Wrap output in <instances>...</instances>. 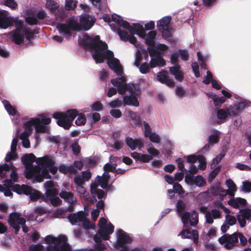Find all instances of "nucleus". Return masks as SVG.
Masks as SVG:
<instances>
[{
  "instance_id": "nucleus-14",
  "label": "nucleus",
  "mask_w": 251,
  "mask_h": 251,
  "mask_svg": "<svg viewBox=\"0 0 251 251\" xmlns=\"http://www.w3.org/2000/svg\"><path fill=\"white\" fill-rule=\"evenodd\" d=\"M13 191L18 194H25L29 195L31 201H36L41 197V193L35 189H32L26 185H20L17 184L13 187Z\"/></svg>"
},
{
  "instance_id": "nucleus-24",
  "label": "nucleus",
  "mask_w": 251,
  "mask_h": 251,
  "mask_svg": "<svg viewBox=\"0 0 251 251\" xmlns=\"http://www.w3.org/2000/svg\"><path fill=\"white\" fill-rule=\"evenodd\" d=\"M126 143L131 150H135L137 148H140L143 146L144 140L141 138L133 139L127 137L126 139Z\"/></svg>"
},
{
  "instance_id": "nucleus-42",
  "label": "nucleus",
  "mask_w": 251,
  "mask_h": 251,
  "mask_svg": "<svg viewBox=\"0 0 251 251\" xmlns=\"http://www.w3.org/2000/svg\"><path fill=\"white\" fill-rule=\"evenodd\" d=\"M194 184L198 187H201L205 184V181L201 176H197L194 177Z\"/></svg>"
},
{
  "instance_id": "nucleus-25",
  "label": "nucleus",
  "mask_w": 251,
  "mask_h": 251,
  "mask_svg": "<svg viewBox=\"0 0 251 251\" xmlns=\"http://www.w3.org/2000/svg\"><path fill=\"white\" fill-rule=\"evenodd\" d=\"M59 195L61 198L70 204H74L77 201L76 198L71 192L62 190Z\"/></svg>"
},
{
  "instance_id": "nucleus-2",
  "label": "nucleus",
  "mask_w": 251,
  "mask_h": 251,
  "mask_svg": "<svg viewBox=\"0 0 251 251\" xmlns=\"http://www.w3.org/2000/svg\"><path fill=\"white\" fill-rule=\"evenodd\" d=\"M35 156L33 153L25 155L22 158L23 163L25 165V177L32 180L33 182H41L43 178H50V171L52 174L56 173L58 169L54 166V161L48 156L38 158L36 162L37 165L33 167L31 164L35 160Z\"/></svg>"
},
{
  "instance_id": "nucleus-20",
  "label": "nucleus",
  "mask_w": 251,
  "mask_h": 251,
  "mask_svg": "<svg viewBox=\"0 0 251 251\" xmlns=\"http://www.w3.org/2000/svg\"><path fill=\"white\" fill-rule=\"evenodd\" d=\"M150 55L151 57L150 64L151 68L162 67L165 64V61L160 55L157 54L153 48H148Z\"/></svg>"
},
{
  "instance_id": "nucleus-17",
  "label": "nucleus",
  "mask_w": 251,
  "mask_h": 251,
  "mask_svg": "<svg viewBox=\"0 0 251 251\" xmlns=\"http://www.w3.org/2000/svg\"><path fill=\"white\" fill-rule=\"evenodd\" d=\"M171 21L170 16H166L159 20L157 23L158 29L161 32L163 36L165 38L169 37L173 31L170 25Z\"/></svg>"
},
{
  "instance_id": "nucleus-15",
  "label": "nucleus",
  "mask_w": 251,
  "mask_h": 251,
  "mask_svg": "<svg viewBox=\"0 0 251 251\" xmlns=\"http://www.w3.org/2000/svg\"><path fill=\"white\" fill-rule=\"evenodd\" d=\"M46 190V197L50 201V202L54 206L60 204L61 200L56 196L58 190L53 187V182L52 181H48L44 184Z\"/></svg>"
},
{
  "instance_id": "nucleus-13",
  "label": "nucleus",
  "mask_w": 251,
  "mask_h": 251,
  "mask_svg": "<svg viewBox=\"0 0 251 251\" xmlns=\"http://www.w3.org/2000/svg\"><path fill=\"white\" fill-rule=\"evenodd\" d=\"M9 170L12 171V173L10 174V179H7L4 181L3 185L7 188H12L13 191V187L15 186L13 183L17 182L18 180V177L16 173V168L12 165L10 166L6 164L0 165V175L4 176L6 172Z\"/></svg>"
},
{
  "instance_id": "nucleus-44",
  "label": "nucleus",
  "mask_w": 251,
  "mask_h": 251,
  "mask_svg": "<svg viewBox=\"0 0 251 251\" xmlns=\"http://www.w3.org/2000/svg\"><path fill=\"white\" fill-rule=\"evenodd\" d=\"M59 171L64 174L74 172V168L72 166H66L64 165H61L59 167Z\"/></svg>"
},
{
  "instance_id": "nucleus-45",
  "label": "nucleus",
  "mask_w": 251,
  "mask_h": 251,
  "mask_svg": "<svg viewBox=\"0 0 251 251\" xmlns=\"http://www.w3.org/2000/svg\"><path fill=\"white\" fill-rule=\"evenodd\" d=\"M122 105V102L119 99L114 100L108 104V106L111 108H119Z\"/></svg>"
},
{
  "instance_id": "nucleus-33",
  "label": "nucleus",
  "mask_w": 251,
  "mask_h": 251,
  "mask_svg": "<svg viewBox=\"0 0 251 251\" xmlns=\"http://www.w3.org/2000/svg\"><path fill=\"white\" fill-rule=\"evenodd\" d=\"M131 155L133 158L145 163L149 162L152 159V157L148 154H141L137 152L132 153Z\"/></svg>"
},
{
  "instance_id": "nucleus-21",
  "label": "nucleus",
  "mask_w": 251,
  "mask_h": 251,
  "mask_svg": "<svg viewBox=\"0 0 251 251\" xmlns=\"http://www.w3.org/2000/svg\"><path fill=\"white\" fill-rule=\"evenodd\" d=\"M178 235L180 236L182 239H192L195 244L198 243L199 234L198 232L196 230L190 231L188 229H183Z\"/></svg>"
},
{
  "instance_id": "nucleus-29",
  "label": "nucleus",
  "mask_w": 251,
  "mask_h": 251,
  "mask_svg": "<svg viewBox=\"0 0 251 251\" xmlns=\"http://www.w3.org/2000/svg\"><path fill=\"white\" fill-rule=\"evenodd\" d=\"M226 185L228 189L227 190H223V195H229L231 197H233L235 195V193L237 191V187L233 181L229 179L226 181Z\"/></svg>"
},
{
  "instance_id": "nucleus-30",
  "label": "nucleus",
  "mask_w": 251,
  "mask_h": 251,
  "mask_svg": "<svg viewBox=\"0 0 251 251\" xmlns=\"http://www.w3.org/2000/svg\"><path fill=\"white\" fill-rule=\"evenodd\" d=\"M180 66L177 64L175 66L170 67L169 71L170 73L175 76L177 80L181 81L183 79V74L180 70Z\"/></svg>"
},
{
  "instance_id": "nucleus-32",
  "label": "nucleus",
  "mask_w": 251,
  "mask_h": 251,
  "mask_svg": "<svg viewBox=\"0 0 251 251\" xmlns=\"http://www.w3.org/2000/svg\"><path fill=\"white\" fill-rule=\"evenodd\" d=\"M228 204L234 208H239L240 206H244L246 204V200L241 198H236L230 200L228 201Z\"/></svg>"
},
{
  "instance_id": "nucleus-62",
  "label": "nucleus",
  "mask_w": 251,
  "mask_h": 251,
  "mask_svg": "<svg viewBox=\"0 0 251 251\" xmlns=\"http://www.w3.org/2000/svg\"><path fill=\"white\" fill-rule=\"evenodd\" d=\"M179 56L183 60H186L188 59L189 57V54L186 50H180L178 51Z\"/></svg>"
},
{
  "instance_id": "nucleus-53",
  "label": "nucleus",
  "mask_w": 251,
  "mask_h": 251,
  "mask_svg": "<svg viewBox=\"0 0 251 251\" xmlns=\"http://www.w3.org/2000/svg\"><path fill=\"white\" fill-rule=\"evenodd\" d=\"M91 108L93 111H99L102 110L103 105L100 101H97L92 105Z\"/></svg>"
},
{
  "instance_id": "nucleus-36",
  "label": "nucleus",
  "mask_w": 251,
  "mask_h": 251,
  "mask_svg": "<svg viewBox=\"0 0 251 251\" xmlns=\"http://www.w3.org/2000/svg\"><path fill=\"white\" fill-rule=\"evenodd\" d=\"M76 192L80 198L87 200L89 198V193L82 185H76Z\"/></svg>"
},
{
  "instance_id": "nucleus-58",
  "label": "nucleus",
  "mask_w": 251,
  "mask_h": 251,
  "mask_svg": "<svg viewBox=\"0 0 251 251\" xmlns=\"http://www.w3.org/2000/svg\"><path fill=\"white\" fill-rule=\"evenodd\" d=\"M4 4L11 9H15L17 7V4L15 0H6Z\"/></svg>"
},
{
  "instance_id": "nucleus-38",
  "label": "nucleus",
  "mask_w": 251,
  "mask_h": 251,
  "mask_svg": "<svg viewBox=\"0 0 251 251\" xmlns=\"http://www.w3.org/2000/svg\"><path fill=\"white\" fill-rule=\"evenodd\" d=\"M150 48H152V47H150ZM153 48L155 50L157 54L160 55L165 53L168 49L166 45L162 44H157V45L155 47H153Z\"/></svg>"
},
{
  "instance_id": "nucleus-27",
  "label": "nucleus",
  "mask_w": 251,
  "mask_h": 251,
  "mask_svg": "<svg viewBox=\"0 0 251 251\" xmlns=\"http://www.w3.org/2000/svg\"><path fill=\"white\" fill-rule=\"evenodd\" d=\"M216 205L222 207L225 212L227 213L225 217V221L226 222V223H227L228 225L230 226H233L236 223V218L234 216L229 214L230 212L228 209L224 207L220 202H218L216 204Z\"/></svg>"
},
{
  "instance_id": "nucleus-39",
  "label": "nucleus",
  "mask_w": 251,
  "mask_h": 251,
  "mask_svg": "<svg viewBox=\"0 0 251 251\" xmlns=\"http://www.w3.org/2000/svg\"><path fill=\"white\" fill-rule=\"evenodd\" d=\"M147 151L149 154V156H151L152 158L153 157L157 156L159 154V151L154 148L151 144L148 146Z\"/></svg>"
},
{
  "instance_id": "nucleus-37",
  "label": "nucleus",
  "mask_w": 251,
  "mask_h": 251,
  "mask_svg": "<svg viewBox=\"0 0 251 251\" xmlns=\"http://www.w3.org/2000/svg\"><path fill=\"white\" fill-rule=\"evenodd\" d=\"M25 21L29 25H34L37 22V20L34 15L32 14V11L31 10H27L26 11Z\"/></svg>"
},
{
  "instance_id": "nucleus-10",
  "label": "nucleus",
  "mask_w": 251,
  "mask_h": 251,
  "mask_svg": "<svg viewBox=\"0 0 251 251\" xmlns=\"http://www.w3.org/2000/svg\"><path fill=\"white\" fill-rule=\"evenodd\" d=\"M185 208V203L181 201H179L176 204V210L181 218L184 226H185L188 223L191 226H195L198 223V214L195 211L190 213L183 212Z\"/></svg>"
},
{
  "instance_id": "nucleus-7",
  "label": "nucleus",
  "mask_w": 251,
  "mask_h": 251,
  "mask_svg": "<svg viewBox=\"0 0 251 251\" xmlns=\"http://www.w3.org/2000/svg\"><path fill=\"white\" fill-rule=\"evenodd\" d=\"M76 116L78 117L75 120V124L78 126L84 125L86 122V118L83 115L79 114L75 109L69 110L65 113L56 112L53 114V117L57 120L58 125L65 129H69Z\"/></svg>"
},
{
  "instance_id": "nucleus-63",
  "label": "nucleus",
  "mask_w": 251,
  "mask_h": 251,
  "mask_svg": "<svg viewBox=\"0 0 251 251\" xmlns=\"http://www.w3.org/2000/svg\"><path fill=\"white\" fill-rule=\"evenodd\" d=\"M5 188H3L1 185H0V191H3L4 192V195L6 197H10L12 195V193L9 189V188H7L4 186Z\"/></svg>"
},
{
  "instance_id": "nucleus-50",
  "label": "nucleus",
  "mask_w": 251,
  "mask_h": 251,
  "mask_svg": "<svg viewBox=\"0 0 251 251\" xmlns=\"http://www.w3.org/2000/svg\"><path fill=\"white\" fill-rule=\"evenodd\" d=\"M241 189L245 192H250L251 191V182L245 181L243 182Z\"/></svg>"
},
{
  "instance_id": "nucleus-60",
  "label": "nucleus",
  "mask_w": 251,
  "mask_h": 251,
  "mask_svg": "<svg viewBox=\"0 0 251 251\" xmlns=\"http://www.w3.org/2000/svg\"><path fill=\"white\" fill-rule=\"evenodd\" d=\"M206 74V76L204 78L203 82L204 84H209L210 82H211L212 80L213 79L212 75L209 71H207Z\"/></svg>"
},
{
  "instance_id": "nucleus-57",
  "label": "nucleus",
  "mask_w": 251,
  "mask_h": 251,
  "mask_svg": "<svg viewBox=\"0 0 251 251\" xmlns=\"http://www.w3.org/2000/svg\"><path fill=\"white\" fill-rule=\"evenodd\" d=\"M142 54L140 52V51L139 49H137V50L136 52V57L135 60L134 62V65L137 66L139 67L140 62L141 60H142Z\"/></svg>"
},
{
  "instance_id": "nucleus-43",
  "label": "nucleus",
  "mask_w": 251,
  "mask_h": 251,
  "mask_svg": "<svg viewBox=\"0 0 251 251\" xmlns=\"http://www.w3.org/2000/svg\"><path fill=\"white\" fill-rule=\"evenodd\" d=\"M46 7L51 11H54L58 7V4L53 0H46Z\"/></svg>"
},
{
  "instance_id": "nucleus-4",
  "label": "nucleus",
  "mask_w": 251,
  "mask_h": 251,
  "mask_svg": "<svg viewBox=\"0 0 251 251\" xmlns=\"http://www.w3.org/2000/svg\"><path fill=\"white\" fill-rule=\"evenodd\" d=\"M13 24H15V29L5 34L11 40L17 44H20L25 39H30L32 31L22 20L9 16L8 12L6 11H0V28L6 29Z\"/></svg>"
},
{
  "instance_id": "nucleus-59",
  "label": "nucleus",
  "mask_w": 251,
  "mask_h": 251,
  "mask_svg": "<svg viewBox=\"0 0 251 251\" xmlns=\"http://www.w3.org/2000/svg\"><path fill=\"white\" fill-rule=\"evenodd\" d=\"M176 94L177 96L182 98L185 96L186 91L180 87H177L176 89Z\"/></svg>"
},
{
  "instance_id": "nucleus-9",
  "label": "nucleus",
  "mask_w": 251,
  "mask_h": 251,
  "mask_svg": "<svg viewBox=\"0 0 251 251\" xmlns=\"http://www.w3.org/2000/svg\"><path fill=\"white\" fill-rule=\"evenodd\" d=\"M244 107V104L241 103L234 106H229L226 108L219 109L216 112L217 119L214 122L218 124L223 123L229 116L238 115Z\"/></svg>"
},
{
  "instance_id": "nucleus-22",
  "label": "nucleus",
  "mask_w": 251,
  "mask_h": 251,
  "mask_svg": "<svg viewBox=\"0 0 251 251\" xmlns=\"http://www.w3.org/2000/svg\"><path fill=\"white\" fill-rule=\"evenodd\" d=\"M237 220L241 227L246 225V220L251 222V209H245L237 215Z\"/></svg>"
},
{
  "instance_id": "nucleus-11",
  "label": "nucleus",
  "mask_w": 251,
  "mask_h": 251,
  "mask_svg": "<svg viewBox=\"0 0 251 251\" xmlns=\"http://www.w3.org/2000/svg\"><path fill=\"white\" fill-rule=\"evenodd\" d=\"M85 212L82 211L78 212L76 213H72L69 216V220L70 222L73 225H82L84 228L89 229L94 228L95 225L91 223L87 219Z\"/></svg>"
},
{
  "instance_id": "nucleus-46",
  "label": "nucleus",
  "mask_w": 251,
  "mask_h": 251,
  "mask_svg": "<svg viewBox=\"0 0 251 251\" xmlns=\"http://www.w3.org/2000/svg\"><path fill=\"white\" fill-rule=\"evenodd\" d=\"M198 161L200 163L198 165V169L201 170H204L206 167V163L204 157L202 155H198Z\"/></svg>"
},
{
  "instance_id": "nucleus-52",
  "label": "nucleus",
  "mask_w": 251,
  "mask_h": 251,
  "mask_svg": "<svg viewBox=\"0 0 251 251\" xmlns=\"http://www.w3.org/2000/svg\"><path fill=\"white\" fill-rule=\"evenodd\" d=\"M224 156L225 154L224 153H220L214 159H213L211 166L215 167L216 165L221 161Z\"/></svg>"
},
{
  "instance_id": "nucleus-47",
  "label": "nucleus",
  "mask_w": 251,
  "mask_h": 251,
  "mask_svg": "<svg viewBox=\"0 0 251 251\" xmlns=\"http://www.w3.org/2000/svg\"><path fill=\"white\" fill-rule=\"evenodd\" d=\"M143 130L144 134L145 137H148L151 133V128L148 123L146 122H144L143 123Z\"/></svg>"
},
{
  "instance_id": "nucleus-51",
  "label": "nucleus",
  "mask_w": 251,
  "mask_h": 251,
  "mask_svg": "<svg viewBox=\"0 0 251 251\" xmlns=\"http://www.w3.org/2000/svg\"><path fill=\"white\" fill-rule=\"evenodd\" d=\"M148 137L152 142L159 143L160 141L159 136L154 132L151 133Z\"/></svg>"
},
{
  "instance_id": "nucleus-55",
  "label": "nucleus",
  "mask_w": 251,
  "mask_h": 251,
  "mask_svg": "<svg viewBox=\"0 0 251 251\" xmlns=\"http://www.w3.org/2000/svg\"><path fill=\"white\" fill-rule=\"evenodd\" d=\"M220 170V167L218 166L214 169L209 174V180L211 181L215 178Z\"/></svg>"
},
{
  "instance_id": "nucleus-26",
  "label": "nucleus",
  "mask_w": 251,
  "mask_h": 251,
  "mask_svg": "<svg viewBox=\"0 0 251 251\" xmlns=\"http://www.w3.org/2000/svg\"><path fill=\"white\" fill-rule=\"evenodd\" d=\"M221 212L217 209H213L210 211L206 212L205 215L206 222L208 224H212L213 219H219L221 217Z\"/></svg>"
},
{
  "instance_id": "nucleus-34",
  "label": "nucleus",
  "mask_w": 251,
  "mask_h": 251,
  "mask_svg": "<svg viewBox=\"0 0 251 251\" xmlns=\"http://www.w3.org/2000/svg\"><path fill=\"white\" fill-rule=\"evenodd\" d=\"M118 158L112 155L110 157V162L107 163L104 166V169L106 171L114 172L117 166V160Z\"/></svg>"
},
{
  "instance_id": "nucleus-1",
  "label": "nucleus",
  "mask_w": 251,
  "mask_h": 251,
  "mask_svg": "<svg viewBox=\"0 0 251 251\" xmlns=\"http://www.w3.org/2000/svg\"><path fill=\"white\" fill-rule=\"evenodd\" d=\"M79 43L90 50L94 59L97 63L103 62L105 59L112 70L121 77L111 80V83L118 87L119 93L121 95L126 93L125 82L126 81L123 75V68L119 60L114 57L113 53L107 50V44L100 40V37L96 36L94 38H91L87 34H85L79 40Z\"/></svg>"
},
{
  "instance_id": "nucleus-64",
  "label": "nucleus",
  "mask_w": 251,
  "mask_h": 251,
  "mask_svg": "<svg viewBox=\"0 0 251 251\" xmlns=\"http://www.w3.org/2000/svg\"><path fill=\"white\" fill-rule=\"evenodd\" d=\"M110 114L116 118H120L122 116V113L119 109H112L110 111Z\"/></svg>"
},
{
  "instance_id": "nucleus-8",
  "label": "nucleus",
  "mask_w": 251,
  "mask_h": 251,
  "mask_svg": "<svg viewBox=\"0 0 251 251\" xmlns=\"http://www.w3.org/2000/svg\"><path fill=\"white\" fill-rule=\"evenodd\" d=\"M99 227L98 232L94 237L95 242L109 240L110 235L114 231V226L104 218H101L99 222Z\"/></svg>"
},
{
  "instance_id": "nucleus-23",
  "label": "nucleus",
  "mask_w": 251,
  "mask_h": 251,
  "mask_svg": "<svg viewBox=\"0 0 251 251\" xmlns=\"http://www.w3.org/2000/svg\"><path fill=\"white\" fill-rule=\"evenodd\" d=\"M157 79L161 83L165 84L168 86H173L174 84L173 80L169 78L167 72L165 71H162L157 74Z\"/></svg>"
},
{
  "instance_id": "nucleus-61",
  "label": "nucleus",
  "mask_w": 251,
  "mask_h": 251,
  "mask_svg": "<svg viewBox=\"0 0 251 251\" xmlns=\"http://www.w3.org/2000/svg\"><path fill=\"white\" fill-rule=\"evenodd\" d=\"M150 67L148 63H144L140 67V71L142 74H146L149 72Z\"/></svg>"
},
{
  "instance_id": "nucleus-12",
  "label": "nucleus",
  "mask_w": 251,
  "mask_h": 251,
  "mask_svg": "<svg viewBox=\"0 0 251 251\" xmlns=\"http://www.w3.org/2000/svg\"><path fill=\"white\" fill-rule=\"evenodd\" d=\"M125 85L126 86V92L128 91L130 92L131 94L128 96H125L123 100L124 103L126 105L138 107L139 103L137 100V97L140 95L138 86L136 85L132 84V87H131L130 84L128 85H126V81L125 82Z\"/></svg>"
},
{
  "instance_id": "nucleus-28",
  "label": "nucleus",
  "mask_w": 251,
  "mask_h": 251,
  "mask_svg": "<svg viewBox=\"0 0 251 251\" xmlns=\"http://www.w3.org/2000/svg\"><path fill=\"white\" fill-rule=\"evenodd\" d=\"M110 178L108 173H105L103 174L102 176H98L95 180V183L97 185L99 184L103 189H106L108 187V181Z\"/></svg>"
},
{
  "instance_id": "nucleus-49",
  "label": "nucleus",
  "mask_w": 251,
  "mask_h": 251,
  "mask_svg": "<svg viewBox=\"0 0 251 251\" xmlns=\"http://www.w3.org/2000/svg\"><path fill=\"white\" fill-rule=\"evenodd\" d=\"M76 5V1L75 0H66L65 7L68 10L74 9Z\"/></svg>"
},
{
  "instance_id": "nucleus-6",
  "label": "nucleus",
  "mask_w": 251,
  "mask_h": 251,
  "mask_svg": "<svg viewBox=\"0 0 251 251\" xmlns=\"http://www.w3.org/2000/svg\"><path fill=\"white\" fill-rule=\"evenodd\" d=\"M79 21L80 24L73 17L70 18L66 24H58L56 27L60 33L71 36L72 30H80L82 29L89 30L93 25L95 19L90 15H86L80 16Z\"/></svg>"
},
{
  "instance_id": "nucleus-31",
  "label": "nucleus",
  "mask_w": 251,
  "mask_h": 251,
  "mask_svg": "<svg viewBox=\"0 0 251 251\" xmlns=\"http://www.w3.org/2000/svg\"><path fill=\"white\" fill-rule=\"evenodd\" d=\"M18 140L16 138L12 140V144L11 145V152L6 154L5 160L6 161H9L10 160L14 159L16 156L15 152L16 147L17 145Z\"/></svg>"
},
{
  "instance_id": "nucleus-16",
  "label": "nucleus",
  "mask_w": 251,
  "mask_h": 251,
  "mask_svg": "<svg viewBox=\"0 0 251 251\" xmlns=\"http://www.w3.org/2000/svg\"><path fill=\"white\" fill-rule=\"evenodd\" d=\"M117 240L114 243V247L118 249H122V251H126L128 249L127 244L131 242L130 237L122 229H119L116 231Z\"/></svg>"
},
{
  "instance_id": "nucleus-18",
  "label": "nucleus",
  "mask_w": 251,
  "mask_h": 251,
  "mask_svg": "<svg viewBox=\"0 0 251 251\" xmlns=\"http://www.w3.org/2000/svg\"><path fill=\"white\" fill-rule=\"evenodd\" d=\"M25 219L19 213H12L10 214L8 219V223L10 226L14 230L16 234H17L20 229L21 224L25 223Z\"/></svg>"
},
{
  "instance_id": "nucleus-56",
  "label": "nucleus",
  "mask_w": 251,
  "mask_h": 251,
  "mask_svg": "<svg viewBox=\"0 0 251 251\" xmlns=\"http://www.w3.org/2000/svg\"><path fill=\"white\" fill-rule=\"evenodd\" d=\"M173 188L176 193H178L180 195H182L184 193V191L183 190L182 186L178 183H175L174 184Z\"/></svg>"
},
{
  "instance_id": "nucleus-48",
  "label": "nucleus",
  "mask_w": 251,
  "mask_h": 251,
  "mask_svg": "<svg viewBox=\"0 0 251 251\" xmlns=\"http://www.w3.org/2000/svg\"><path fill=\"white\" fill-rule=\"evenodd\" d=\"M4 107L9 114L15 115L17 114V110L11 104L8 103H4Z\"/></svg>"
},
{
  "instance_id": "nucleus-3",
  "label": "nucleus",
  "mask_w": 251,
  "mask_h": 251,
  "mask_svg": "<svg viewBox=\"0 0 251 251\" xmlns=\"http://www.w3.org/2000/svg\"><path fill=\"white\" fill-rule=\"evenodd\" d=\"M112 20L121 26L118 29V34L121 39L124 41H129L134 45L137 48H139L136 38L133 35L136 34L140 37L145 39L146 43L149 46H153L154 44V38L156 33L155 31H150L146 33L143 26L139 24H134L133 27L131 26L128 23L123 20L122 18L118 15L113 14Z\"/></svg>"
},
{
  "instance_id": "nucleus-5",
  "label": "nucleus",
  "mask_w": 251,
  "mask_h": 251,
  "mask_svg": "<svg viewBox=\"0 0 251 251\" xmlns=\"http://www.w3.org/2000/svg\"><path fill=\"white\" fill-rule=\"evenodd\" d=\"M50 118H45L44 114L40 115L37 117L31 118L29 121L24 124L25 131L20 135V138L22 140L23 145L25 148L30 147V142L28 137L31 134L33 127H34L36 132L44 133L48 130L45 125L50 123Z\"/></svg>"
},
{
  "instance_id": "nucleus-19",
  "label": "nucleus",
  "mask_w": 251,
  "mask_h": 251,
  "mask_svg": "<svg viewBox=\"0 0 251 251\" xmlns=\"http://www.w3.org/2000/svg\"><path fill=\"white\" fill-rule=\"evenodd\" d=\"M219 243L227 250L231 249L238 242L237 234H225L218 239Z\"/></svg>"
},
{
  "instance_id": "nucleus-54",
  "label": "nucleus",
  "mask_w": 251,
  "mask_h": 251,
  "mask_svg": "<svg viewBox=\"0 0 251 251\" xmlns=\"http://www.w3.org/2000/svg\"><path fill=\"white\" fill-rule=\"evenodd\" d=\"M85 182L81 175H76L74 177V182L75 185H83Z\"/></svg>"
},
{
  "instance_id": "nucleus-35",
  "label": "nucleus",
  "mask_w": 251,
  "mask_h": 251,
  "mask_svg": "<svg viewBox=\"0 0 251 251\" xmlns=\"http://www.w3.org/2000/svg\"><path fill=\"white\" fill-rule=\"evenodd\" d=\"M98 185L96 183H92L91 185L90 191L92 195H97L98 199H100L103 197L105 194L103 190L97 189Z\"/></svg>"
},
{
  "instance_id": "nucleus-40",
  "label": "nucleus",
  "mask_w": 251,
  "mask_h": 251,
  "mask_svg": "<svg viewBox=\"0 0 251 251\" xmlns=\"http://www.w3.org/2000/svg\"><path fill=\"white\" fill-rule=\"evenodd\" d=\"M220 133L216 131L211 134L209 137L208 142L209 144H214L217 143L219 141Z\"/></svg>"
},
{
  "instance_id": "nucleus-41",
  "label": "nucleus",
  "mask_w": 251,
  "mask_h": 251,
  "mask_svg": "<svg viewBox=\"0 0 251 251\" xmlns=\"http://www.w3.org/2000/svg\"><path fill=\"white\" fill-rule=\"evenodd\" d=\"M106 249L105 245L102 243L101 242L96 243L94 249H89L86 250L85 251H103Z\"/></svg>"
}]
</instances>
